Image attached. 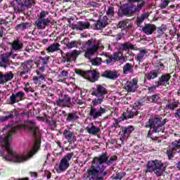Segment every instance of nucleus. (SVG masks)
Returning <instances> with one entry per match:
<instances>
[{
    "label": "nucleus",
    "mask_w": 180,
    "mask_h": 180,
    "mask_svg": "<svg viewBox=\"0 0 180 180\" xmlns=\"http://www.w3.org/2000/svg\"><path fill=\"white\" fill-rule=\"evenodd\" d=\"M32 126L29 127V130L31 131L34 142L32 146V150L30 151L25 155H19L16 154L12 148H11V140H12V134L16 133V127L8 124L3 129L4 136H0V155L5 158L6 161H13V162H23L30 160L39 151L40 144L41 143V134L39 131V127L34 126V121H30Z\"/></svg>",
    "instance_id": "obj_1"
},
{
    "label": "nucleus",
    "mask_w": 180,
    "mask_h": 180,
    "mask_svg": "<svg viewBox=\"0 0 180 180\" xmlns=\"http://www.w3.org/2000/svg\"><path fill=\"white\" fill-rule=\"evenodd\" d=\"M117 161V156L112 155L109 158L108 153H103L101 155L95 157L91 166L83 176L84 180H104L108 175L105 171L106 167H110L113 162Z\"/></svg>",
    "instance_id": "obj_2"
},
{
    "label": "nucleus",
    "mask_w": 180,
    "mask_h": 180,
    "mask_svg": "<svg viewBox=\"0 0 180 180\" xmlns=\"http://www.w3.org/2000/svg\"><path fill=\"white\" fill-rule=\"evenodd\" d=\"M91 95L96 96V98H94L91 104L89 116L93 117L94 120H96L98 117H101L102 115L106 113V108H103L100 106L99 108H95L98 105H101L105 99V96L108 95V89L105 87V84H98L96 88H93Z\"/></svg>",
    "instance_id": "obj_3"
},
{
    "label": "nucleus",
    "mask_w": 180,
    "mask_h": 180,
    "mask_svg": "<svg viewBox=\"0 0 180 180\" xmlns=\"http://www.w3.org/2000/svg\"><path fill=\"white\" fill-rule=\"evenodd\" d=\"M83 47L86 50L84 53V57L90 60L92 65H101L102 58H92V56H95V54L98 53V50H99V46L96 44V40L94 39L88 40L84 44Z\"/></svg>",
    "instance_id": "obj_4"
},
{
    "label": "nucleus",
    "mask_w": 180,
    "mask_h": 180,
    "mask_svg": "<svg viewBox=\"0 0 180 180\" xmlns=\"http://www.w3.org/2000/svg\"><path fill=\"white\" fill-rule=\"evenodd\" d=\"M162 118L161 117H152L148 120L147 122L145 124V127L150 128V130L148 132V137H151L154 133H164L162 130V126L165 125L167 123V120L165 119L162 121Z\"/></svg>",
    "instance_id": "obj_5"
},
{
    "label": "nucleus",
    "mask_w": 180,
    "mask_h": 180,
    "mask_svg": "<svg viewBox=\"0 0 180 180\" xmlns=\"http://www.w3.org/2000/svg\"><path fill=\"white\" fill-rule=\"evenodd\" d=\"M146 6V1H140L135 4H124L119 12L120 16H133L134 13H140L143 8Z\"/></svg>",
    "instance_id": "obj_6"
},
{
    "label": "nucleus",
    "mask_w": 180,
    "mask_h": 180,
    "mask_svg": "<svg viewBox=\"0 0 180 180\" xmlns=\"http://www.w3.org/2000/svg\"><path fill=\"white\" fill-rule=\"evenodd\" d=\"M165 171L164 163L160 160H152L148 162L146 165V172L155 174L158 176H162Z\"/></svg>",
    "instance_id": "obj_7"
},
{
    "label": "nucleus",
    "mask_w": 180,
    "mask_h": 180,
    "mask_svg": "<svg viewBox=\"0 0 180 180\" xmlns=\"http://www.w3.org/2000/svg\"><path fill=\"white\" fill-rule=\"evenodd\" d=\"M15 1L16 6L13 1L10 4V6L11 8H13L14 12H15V13H19V12H25L26 9L32 8V6H33V4H34V1L33 0H26L24 4L22 2V0Z\"/></svg>",
    "instance_id": "obj_8"
},
{
    "label": "nucleus",
    "mask_w": 180,
    "mask_h": 180,
    "mask_svg": "<svg viewBox=\"0 0 180 180\" xmlns=\"http://www.w3.org/2000/svg\"><path fill=\"white\" fill-rule=\"evenodd\" d=\"M75 72L77 75H80V77L88 79L90 82H96V81L99 79V72H97L96 70L84 71L79 69H76Z\"/></svg>",
    "instance_id": "obj_9"
},
{
    "label": "nucleus",
    "mask_w": 180,
    "mask_h": 180,
    "mask_svg": "<svg viewBox=\"0 0 180 180\" xmlns=\"http://www.w3.org/2000/svg\"><path fill=\"white\" fill-rule=\"evenodd\" d=\"M47 15H49V12L44 11H41L39 13L37 20L35 21V25L39 30H43L44 29H46L47 26H50L51 21L49 18H46Z\"/></svg>",
    "instance_id": "obj_10"
},
{
    "label": "nucleus",
    "mask_w": 180,
    "mask_h": 180,
    "mask_svg": "<svg viewBox=\"0 0 180 180\" xmlns=\"http://www.w3.org/2000/svg\"><path fill=\"white\" fill-rule=\"evenodd\" d=\"M176 153H180V139L174 141L167 148V155L169 160L174 158Z\"/></svg>",
    "instance_id": "obj_11"
},
{
    "label": "nucleus",
    "mask_w": 180,
    "mask_h": 180,
    "mask_svg": "<svg viewBox=\"0 0 180 180\" xmlns=\"http://www.w3.org/2000/svg\"><path fill=\"white\" fill-rule=\"evenodd\" d=\"M32 68H33V60H29L22 63L20 65L21 71L20 77H22L23 79H27L29 78L27 74L32 71Z\"/></svg>",
    "instance_id": "obj_12"
},
{
    "label": "nucleus",
    "mask_w": 180,
    "mask_h": 180,
    "mask_svg": "<svg viewBox=\"0 0 180 180\" xmlns=\"http://www.w3.org/2000/svg\"><path fill=\"white\" fill-rule=\"evenodd\" d=\"M72 157H74V153H69L60 160L58 168L61 172H64L70 167V161Z\"/></svg>",
    "instance_id": "obj_13"
},
{
    "label": "nucleus",
    "mask_w": 180,
    "mask_h": 180,
    "mask_svg": "<svg viewBox=\"0 0 180 180\" xmlns=\"http://www.w3.org/2000/svg\"><path fill=\"white\" fill-rule=\"evenodd\" d=\"M108 20L109 19L106 15L103 16L102 19H98L93 25L94 30H102L103 29H105V27L109 25Z\"/></svg>",
    "instance_id": "obj_14"
},
{
    "label": "nucleus",
    "mask_w": 180,
    "mask_h": 180,
    "mask_svg": "<svg viewBox=\"0 0 180 180\" xmlns=\"http://www.w3.org/2000/svg\"><path fill=\"white\" fill-rule=\"evenodd\" d=\"M71 97L65 94L62 98H59L56 101L57 106L60 108H71Z\"/></svg>",
    "instance_id": "obj_15"
},
{
    "label": "nucleus",
    "mask_w": 180,
    "mask_h": 180,
    "mask_svg": "<svg viewBox=\"0 0 180 180\" xmlns=\"http://www.w3.org/2000/svg\"><path fill=\"white\" fill-rule=\"evenodd\" d=\"M26 94L25 92L20 91L15 94H12L10 96V101L11 104L18 103V102H20V101H23L25 98Z\"/></svg>",
    "instance_id": "obj_16"
},
{
    "label": "nucleus",
    "mask_w": 180,
    "mask_h": 180,
    "mask_svg": "<svg viewBox=\"0 0 180 180\" xmlns=\"http://www.w3.org/2000/svg\"><path fill=\"white\" fill-rule=\"evenodd\" d=\"M134 131V127L129 125L122 128V134H121L120 140L122 143L129 138V136Z\"/></svg>",
    "instance_id": "obj_17"
},
{
    "label": "nucleus",
    "mask_w": 180,
    "mask_h": 180,
    "mask_svg": "<svg viewBox=\"0 0 180 180\" xmlns=\"http://www.w3.org/2000/svg\"><path fill=\"white\" fill-rule=\"evenodd\" d=\"M171 79V76L169 74H164L158 78V81L155 82V84H157V86H165L167 84L169 83Z\"/></svg>",
    "instance_id": "obj_18"
},
{
    "label": "nucleus",
    "mask_w": 180,
    "mask_h": 180,
    "mask_svg": "<svg viewBox=\"0 0 180 180\" xmlns=\"http://www.w3.org/2000/svg\"><path fill=\"white\" fill-rule=\"evenodd\" d=\"M101 77H104V78H108V79H117L120 77V74H119V71L116 70H105L102 73Z\"/></svg>",
    "instance_id": "obj_19"
},
{
    "label": "nucleus",
    "mask_w": 180,
    "mask_h": 180,
    "mask_svg": "<svg viewBox=\"0 0 180 180\" xmlns=\"http://www.w3.org/2000/svg\"><path fill=\"white\" fill-rule=\"evenodd\" d=\"M13 79V72H9L4 75V73L0 72V84L4 85L6 82H9Z\"/></svg>",
    "instance_id": "obj_20"
},
{
    "label": "nucleus",
    "mask_w": 180,
    "mask_h": 180,
    "mask_svg": "<svg viewBox=\"0 0 180 180\" xmlns=\"http://www.w3.org/2000/svg\"><path fill=\"white\" fill-rule=\"evenodd\" d=\"M9 57H11V53H6L4 54L1 55L0 67L6 68V67L9 66Z\"/></svg>",
    "instance_id": "obj_21"
},
{
    "label": "nucleus",
    "mask_w": 180,
    "mask_h": 180,
    "mask_svg": "<svg viewBox=\"0 0 180 180\" xmlns=\"http://www.w3.org/2000/svg\"><path fill=\"white\" fill-rule=\"evenodd\" d=\"M6 116L0 117V123H5L7 120L14 119L15 116H18V111L16 110L8 111L6 112Z\"/></svg>",
    "instance_id": "obj_22"
},
{
    "label": "nucleus",
    "mask_w": 180,
    "mask_h": 180,
    "mask_svg": "<svg viewBox=\"0 0 180 180\" xmlns=\"http://www.w3.org/2000/svg\"><path fill=\"white\" fill-rule=\"evenodd\" d=\"M91 23L89 22H78L77 24H72V29H77V30H84V29H89Z\"/></svg>",
    "instance_id": "obj_23"
},
{
    "label": "nucleus",
    "mask_w": 180,
    "mask_h": 180,
    "mask_svg": "<svg viewBox=\"0 0 180 180\" xmlns=\"http://www.w3.org/2000/svg\"><path fill=\"white\" fill-rule=\"evenodd\" d=\"M160 74H161V70L155 69L152 70L150 72L146 73L145 77L148 81H151V79H155V78H158Z\"/></svg>",
    "instance_id": "obj_24"
},
{
    "label": "nucleus",
    "mask_w": 180,
    "mask_h": 180,
    "mask_svg": "<svg viewBox=\"0 0 180 180\" xmlns=\"http://www.w3.org/2000/svg\"><path fill=\"white\" fill-rule=\"evenodd\" d=\"M137 88H139V85L136 79H133L131 82H127L125 86V89L128 92H136Z\"/></svg>",
    "instance_id": "obj_25"
},
{
    "label": "nucleus",
    "mask_w": 180,
    "mask_h": 180,
    "mask_svg": "<svg viewBox=\"0 0 180 180\" xmlns=\"http://www.w3.org/2000/svg\"><path fill=\"white\" fill-rule=\"evenodd\" d=\"M63 136L66 140H68V143L70 144H72V143H75L77 141V136H74L72 134V131L65 129L63 131Z\"/></svg>",
    "instance_id": "obj_26"
},
{
    "label": "nucleus",
    "mask_w": 180,
    "mask_h": 180,
    "mask_svg": "<svg viewBox=\"0 0 180 180\" xmlns=\"http://www.w3.org/2000/svg\"><path fill=\"white\" fill-rule=\"evenodd\" d=\"M142 32L145 33V34H153L154 32H155V25L153 24H146L143 27H142Z\"/></svg>",
    "instance_id": "obj_27"
},
{
    "label": "nucleus",
    "mask_w": 180,
    "mask_h": 180,
    "mask_svg": "<svg viewBox=\"0 0 180 180\" xmlns=\"http://www.w3.org/2000/svg\"><path fill=\"white\" fill-rule=\"evenodd\" d=\"M138 51H139V53L135 57V59L136 61H139V64H140L148 51L144 48H139Z\"/></svg>",
    "instance_id": "obj_28"
},
{
    "label": "nucleus",
    "mask_w": 180,
    "mask_h": 180,
    "mask_svg": "<svg viewBox=\"0 0 180 180\" xmlns=\"http://www.w3.org/2000/svg\"><path fill=\"white\" fill-rule=\"evenodd\" d=\"M81 54V51L73 50L66 53L69 61H75L79 55Z\"/></svg>",
    "instance_id": "obj_29"
},
{
    "label": "nucleus",
    "mask_w": 180,
    "mask_h": 180,
    "mask_svg": "<svg viewBox=\"0 0 180 180\" xmlns=\"http://www.w3.org/2000/svg\"><path fill=\"white\" fill-rule=\"evenodd\" d=\"M148 16H150V13H143L141 15L136 17V20L135 21V24L138 27L141 26V23L144 22L145 19H148Z\"/></svg>",
    "instance_id": "obj_30"
},
{
    "label": "nucleus",
    "mask_w": 180,
    "mask_h": 180,
    "mask_svg": "<svg viewBox=\"0 0 180 180\" xmlns=\"http://www.w3.org/2000/svg\"><path fill=\"white\" fill-rule=\"evenodd\" d=\"M12 50L15 51H20L23 49V42L19 39H15L11 43Z\"/></svg>",
    "instance_id": "obj_31"
},
{
    "label": "nucleus",
    "mask_w": 180,
    "mask_h": 180,
    "mask_svg": "<svg viewBox=\"0 0 180 180\" xmlns=\"http://www.w3.org/2000/svg\"><path fill=\"white\" fill-rule=\"evenodd\" d=\"M65 117L66 118L67 122H77L78 119H79V117H78V112L77 111L74 112H70L65 115Z\"/></svg>",
    "instance_id": "obj_32"
},
{
    "label": "nucleus",
    "mask_w": 180,
    "mask_h": 180,
    "mask_svg": "<svg viewBox=\"0 0 180 180\" xmlns=\"http://www.w3.org/2000/svg\"><path fill=\"white\" fill-rule=\"evenodd\" d=\"M139 115V112L136 110V109H132L131 110L129 111L127 110L126 112H124L122 114L124 119L125 120H127L128 119H133L134 116H137Z\"/></svg>",
    "instance_id": "obj_33"
},
{
    "label": "nucleus",
    "mask_w": 180,
    "mask_h": 180,
    "mask_svg": "<svg viewBox=\"0 0 180 180\" xmlns=\"http://www.w3.org/2000/svg\"><path fill=\"white\" fill-rule=\"evenodd\" d=\"M86 130L87 131V133H89V134H98L99 133V131H101V129L95 125H94V124H91L90 126H88L86 128Z\"/></svg>",
    "instance_id": "obj_34"
},
{
    "label": "nucleus",
    "mask_w": 180,
    "mask_h": 180,
    "mask_svg": "<svg viewBox=\"0 0 180 180\" xmlns=\"http://www.w3.org/2000/svg\"><path fill=\"white\" fill-rule=\"evenodd\" d=\"M179 105V101L173 100V102L171 103V100H168V103L166 105V109H169V110H175L178 105Z\"/></svg>",
    "instance_id": "obj_35"
},
{
    "label": "nucleus",
    "mask_w": 180,
    "mask_h": 180,
    "mask_svg": "<svg viewBox=\"0 0 180 180\" xmlns=\"http://www.w3.org/2000/svg\"><path fill=\"white\" fill-rule=\"evenodd\" d=\"M119 58V52L115 53L113 55L108 56L106 59L107 64H109V65H112L117 61V59Z\"/></svg>",
    "instance_id": "obj_36"
},
{
    "label": "nucleus",
    "mask_w": 180,
    "mask_h": 180,
    "mask_svg": "<svg viewBox=\"0 0 180 180\" xmlns=\"http://www.w3.org/2000/svg\"><path fill=\"white\" fill-rule=\"evenodd\" d=\"M46 78V75L41 73L40 71L37 70V76L33 77V81L35 84H39V82H41V81H44Z\"/></svg>",
    "instance_id": "obj_37"
},
{
    "label": "nucleus",
    "mask_w": 180,
    "mask_h": 180,
    "mask_svg": "<svg viewBox=\"0 0 180 180\" xmlns=\"http://www.w3.org/2000/svg\"><path fill=\"white\" fill-rule=\"evenodd\" d=\"M133 68H134V65L127 63L123 67V74L126 75L127 74L133 72Z\"/></svg>",
    "instance_id": "obj_38"
},
{
    "label": "nucleus",
    "mask_w": 180,
    "mask_h": 180,
    "mask_svg": "<svg viewBox=\"0 0 180 180\" xmlns=\"http://www.w3.org/2000/svg\"><path fill=\"white\" fill-rule=\"evenodd\" d=\"M38 64L37 67H40V65H47L49 63H50V56H45V57H41L39 56L38 58Z\"/></svg>",
    "instance_id": "obj_39"
},
{
    "label": "nucleus",
    "mask_w": 180,
    "mask_h": 180,
    "mask_svg": "<svg viewBox=\"0 0 180 180\" xmlns=\"http://www.w3.org/2000/svg\"><path fill=\"white\" fill-rule=\"evenodd\" d=\"M29 27H32V23L30 22H22L18 24L15 27V30H26V29H29Z\"/></svg>",
    "instance_id": "obj_40"
},
{
    "label": "nucleus",
    "mask_w": 180,
    "mask_h": 180,
    "mask_svg": "<svg viewBox=\"0 0 180 180\" xmlns=\"http://www.w3.org/2000/svg\"><path fill=\"white\" fill-rule=\"evenodd\" d=\"M58 50H60V44L58 43H53L46 48L48 53H54V51H58Z\"/></svg>",
    "instance_id": "obj_41"
},
{
    "label": "nucleus",
    "mask_w": 180,
    "mask_h": 180,
    "mask_svg": "<svg viewBox=\"0 0 180 180\" xmlns=\"http://www.w3.org/2000/svg\"><path fill=\"white\" fill-rule=\"evenodd\" d=\"M146 101L148 102H152V103H160V95L153 94L149 97H147Z\"/></svg>",
    "instance_id": "obj_42"
},
{
    "label": "nucleus",
    "mask_w": 180,
    "mask_h": 180,
    "mask_svg": "<svg viewBox=\"0 0 180 180\" xmlns=\"http://www.w3.org/2000/svg\"><path fill=\"white\" fill-rule=\"evenodd\" d=\"M121 49L123 50V51H127V50H134V45L131 44L130 42H125L122 44H121Z\"/></svg>",
    "instance_id": "obj_43"
},
{
    "label": "nucleus",
    "mask_w": 180,
    "mask_h": 180,
    "mask_svg": "<svg viewBox=\"0 0 180 180\" xmlns=\"http://www.w3.org/2000/svg\"><path fill=\"white\" fill-rule=\"evenodd\" d=\"M78 46H81V41H71L66 44V47H68V49H74V47L77 48Z\"/></svg>",
    "instance_id": "obj_44"
},
{
    "label": "nucleus",
    "mask_w": 180,
    "mask_h": 180,
    "mask_svg": "<svg viewBox=\"0 0 180 180\" xmlns=\"http://www.w3.org/2000/svg\"><path fill=\"white\" fill-rule=\"evenodd\" d=\"M146 102H147V98H146L139 100L134 103L135 109H140L141 106H144V105H146Z\"/></svg>",
    "instance_id": "obj_45"
},
{
    "label": "nucleus",
    "mask_w": 180,
    "mask_h": 180,
    "mask_svg": "<svg viewBox=\"0 0 180 180\" xmlns=\"http://www.w3.org/2000/svg\"><path fill=\"white\" fill-rule=\"evenodd\" d=\"M131 25L129 24L128 22H127L126 20H123L121 21L118 23L117 25V27H119L120 29H129V27H131Z\"/></svg>",
    "instance_id": "obj_46"
},
{
    "label": "nucleus",
    "mask_w": 180,
    "mask_h": 180,
    "mask_svg": "<svg viewBox=\"0 0 180 180\" xmlns=\"http://www.w3.org/2000/svg\"><path fill=\"white\" fill-rule=\"evenodd\" d=\"M126 175L125 172H120L116 173V175L113 177H112V180H122L123 179V177Z\"/></svg>",
    "instance_id": "obj_47"
},
{
    "label": "nucleus",
    "mask_w": 180,
    "mask_h": 180,
    "mask_svg": "<svg viewBox=\"0 0 180 180\" xmlns=\"http://www.w3.org/2000/svg\"><path fill=\"white\" fill-rule=\"evenodd\" d=\"M106 15L108 18H113V16H115V8L109 7L106 11Z\"/></svg>",
    "instance_id": "obj_48"
},
{
    "label": "nucleus",
    "mask_w": 180,
    "mask_h": 180,
    "mask_svg": "<svg viewBox=\"0 0 180 180\" xmlns=\"http://www.w3.org/2000/svg\"><path fill=\"white\" fill-rule=\"evenodd\" d=\"M169 0L162 1V3L160 4V8L161 9H165V8H167V6H168L169 4Z\"/></svg>",
    "instance_id": "obj_49"
},
{
    "label": "nucleus",
    "mask_w": 180,
    "mask_h": 180,
    "mask_svg": "<svg viewBox=\"0 0 180 180\" xmlns=\"http://www.w3.org/2000/svg\"><path fill=\"white\" fill-rule=\"evenodd\" d=\"M117 61H119L120 64H123L124 63H126V58L123 56H120V53L119 52H118Z\"/></svg>",
    "instance_id": "obj_50"
},
{
    "label": "nucleus",
    "mask_w": 180,
    "mask_h": 180,
    "mask_svg": "<svg viewBox=\"0 0 180 180\" xmlns=\"http://www.w3.org/2000/svg\"><path fill=\"white\" fill-rule=\"evenodd\" d=\"M31 115H32V110H30L27 112H21V116H22V117H30Z\"/></svg>",
    "instance_id": "obj_51"
},
{
    "label": "nucleus",
    "mask_w": 180,
    "mask_h": 180,
    "mask_svg": "<svg viewBox=\"0 0 180 180\" xmlns=\"http://www.w3.org/2000/svg\"><path fill=\"white\" fill-rule=\"evenodd\" d=\"M174 116L176 119H177V120H179V119H180V108L175 110V112L174 113Z\"/></svg>",
    "instance_id": "obj_52"
},
{
    "label": "nucleus",
    "mask_w": 180,
    "mask_h": 180,
    "mask_svg": "<svg viewBox=\"0 0 180 180\" xmlns=\"http://www.w3.org/2000/svg\"><path fill=\"white\" fill-rule=\"evenodd\" d=\"M63 59L62 61L63 63H71L70 61V59L68 58V56H67L66 53H62Z\"/></svg>",
    "instance_id": "obj_53"
},
{
    "label": "nucleus",
    "mask_w": 180,
    "mask_h": 180,
    "mask_svg": "<svg viewBox=\"0 0 180 180\" xmlns=\"http://www.w3.org/2000/svg\"><path fill=\"white\" fill-rule=\"evenodd\" d=\"M56 143H57V145L58 146V147H59L60 148H61V152L59 153H55V155H56H56H61V153H64V147H63V146H61V142H60V141H57Z\"/></svg>",
    "instance_id": "obj_54"
},
{
    "label": "nucleus",
    "mask_w": 180,
    "mask_h": 180,
    "mask_svg": "<svg viewBox=\"0 0 180 180\" xmlns=\"http://www.w3.org/2000/svg\"><path fill=\"white\" fill-rule=\"evenodd\" d=\"M157 32L158 33H159V34H164V32H165V28L164 27H159L157 29Z\"/></svg>",
    "instance_id": "obj_55"
},
{
    "label": "nucleus",
    "mask_w": 180,
    "mask_h": 180,
    "mask_svg": "<svg viewBox=\"0 0 180 180\" xmlns=\"http://www.w3.org/2000/svg\"><path fill=\"white\" fill-rule=\"evenodd\" d=\"M157 88H160V86H158L157 84H155V86L148 87V91H149V92H154V91H155V89H157Z\"/></svg>",
    "instance_id": "obj_56"
},
{
    "label": "nucleus",
    "mask_w": 180,
    "mask_h": 180,
    "mask_svg": "<svg viewBox=\"0 0 180 180\" xmlns=\"http://www.w3.org/2000/svg\"><path fill=\"white\" fill-rule=\"evenodd\" d=\"M146 1L145 0H128V2L130 4H140V2Z\"/></svg>",
    "instance_id": "obj_57"
},
{
    "label": "nucleus",
    "mask_w": 180,
    "mask_h": 180,
    "mask_svg": "<svg viewBox=\"0 0 180 180\" xmlns=\"http://www.w3.org/2000/svg\"><path fill=\"white\" fill-rule=\"evenodd\" d=\"M0 25H8V20H6L5 18H1Z\"/></svg>",
    "instance_id": "obj_58"
},
{
    "label": "nucleus",
    "mask_w": 180,
    "mask_h": 180,
    "mask_svg": "<svg viewBox=\"0 0 180 180\" xmlns=\"http://www.w3.org/2000/svg\"><path fill=\"white\" fill-rule=\"evenodd\" d=\"M60 75L62 77H68V72L66 71V70H63L61 72H60Z\"/></svg>",
    "instance_id": "obj_59"
},
{
    "label": "nucleus",
    "mask_w": 180,
    "mask_h": 180,
    "mask_svg": "<svg viewBox=\"0 0 180 180\" xmlns=\"http://www.w3.org/2000/svg\"><path fill=\"white\" fill-rule=\"evenodd\" d=\"M6 20H7L8 23H11L12 22V16L8 15L4 18Z\"/></svg>",
    "instance_id": "obj_60"
},
{
    "label": "nucleus",
    "mask_w": 180,
    "mask_h": 180,
    "mask_svg": "<svg viewBox=\"0 0 180 180\" xmlns=\"http://www.w3.org/2000/svg\"><path fill=\"white\" fill-rule=\"evenodd\" d=\"M45 174L46 176L47 179H50V178H51V173L49 171L45 172Z\"/></svg>",
    "instance_id": "obj_61"
},
{
    "label": "nucleus",
    "mask_w": 180,
    "mask_h": 180,
    "mask_svg": "<svg viewBox=\"0 0 180 180\" xmlns=\"http://www.w3.org/2000/svg\"><path fill=\"white\" fill-rule=\"evenodd\" d=\"M122 37H123V34H118L116 37V41L122 40Z\"/></svg>",
    "instance_id": "obj_62"
},
{
    "label": "nucleus",
    "mask_w": 180,
    "mask_h": 180,
    "mask_svg": "<svg viewBox=\"0 0 180 180\" xmlns=\"http://www.w3.org/2000/svg\"><path fill=\"white\" fill-rule=\"evenodd\" d=\"M117 126H119V121H117V120H115V122H114L112 124V125L111 126V127H117Z\"/></svg>",
    "instance_id": "obj_63"
},
{
    "label": "nucleus",
    "mask_w": 180,
    "mask_h": 180,
    "mask_svg": "<svg viewBox=\"0 0 180 180\" xmlns=\"http://www.w3.org/2000/svg\"><path fill=\"white\" fill-rule=\"evenodd\" d=\"M160 73L161 72L164 70V64L163 63H160V65L158 66V68H157V70H160Z\"/></svg>",
    "instance_id": "obj_64"
}]
</instances>
